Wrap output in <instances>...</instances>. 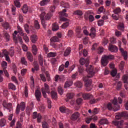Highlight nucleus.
I'll return each instance as SVG.
<instances>
[{
  "label": "nucleus",
  "instance_id": "50",
  "mask_svg": "<svg viewBox=\"0 0 128 128\" xmlns=\"http://www.w3.org/2000/svg\"><path fill=\"white\" fill-rule=\"evenodd\" d=\"M38 60H39V63L40 66H41L43 68L42 66H44V60H42V56L39 57Z\"/></svg>",
  "mask_w": 128,
  "mask_h": 128
},
{
  "label": "nucleus",
  "instance_id": "46",
  "mask_svg": "<svg viewBox=\"0 0 128 128\" xmlns=\"http://www.w3.org/2000/svg\"><path fill=\"white\" fill-rule=\"evenodd\" d=\"M0 126H6V120L2 118L0 120Z\"/></svg>",
  "mask_w": 128,
  "mask_h": 128
},
{
  "label": "nucleus",
  "instance_id": "32",
  "mask_svg": "<svg viewBox=\"0 0 128 128\" xmlns=\"http://www.w3.org/2000/svg\"><path fill=\"white\" fill-rule=\"evenodd\" d=\"M100 124H108V120L106 118H103L100 120Z\"/></svg>",
  "mask_w": 128,
  "mask_h": 128
},
{
  "label": "nucleus",
  "instance_id": "62",
  "mask_svg": "<svg viewBox=\"0 0 128 128\" xmlns=\"http://www.w3.org/2000/svg\"><path fill=\"white\" fill-rule=\"evenodd\" d=\"M3 26L6 28V30H8V28H10V24L8 22H5L4 24H3Z\"/></svg>",
  "mask_w": 128,
  "mask_h": 128
},
{
  "label": "nucleus",
  "instance_id": "30",
  "mask_svg": "<svg viewBox=\"0 0 128 128\" xmlns=\"http://www.w3.org/2000/svg\"><path fill=\"white\" fill-rule=\"evenodd\" d=\"M120 14H116V13H114L112 14V18H114V20H120Z\"/></svg>",
  "mask_w": 128,
  "mask_h": 128
},
{
  "label": "nucleus",
  "instance_id": "64",
  "mask_svg": "<svg viewBox=\"0 0 128 128\" xmlns=\"http://www.w3.org/2000/svg\"><path fill=\"white\" fill-rule=\"evenodd\" d=\"M64 70V65L62 64L60 66L58 70H59V72H62V70Z\"/></svg>",
  "mask_w": 128,
  "mask_h": 128
},
{
  "label": "nucleus",
  "instance_id": "21",
  "mask_svg": "<svg viewBox=\"0 0 128 128\" xmlns=\"http://www.w3.org/2000/svg\"><path fill=\"white\" fill-rule=\"evenodd\" d=\"M26 56L30 62H32L34 60V57L32 56V54L30 52H28L26 54Z\"/></svg>",
  "mask_w": 128,
  "mask_h": 128
},
{
  "label": "nucleus",
  "instance_id": "28",
  "mask_svg": "<svg viewBox=\"0 0 128 128\" xmlns=\"http://www.w3.org/2000/svg\"><path fill=\"white\" fill-rule=\"evenodd\" d=\"M58 30V25L56 23H54L52 25V30L53 32H56Z\"/></svg>",
  "mask_w": 128,
  "mask_h": 128
},
{
  "label": "nucleus",
  "instance_id": "59",
  "mask_svg": "<svg viewBox=\"0 0 128 128\" xmlns=\"http://www.w3.org/2000/svg\"><path fill=\"white\" fill-rule=\"evenodd\" d=\"M42 24L44 28H46V24H48V23L44 21V20H42Z\"/></svg>",
  "mask_w": 128,
  "mask_h": 128
},
{
  "label": "nucleus",
  "instance_id": "61",
  "mask_svg": "<svg viewBox=\"0 0 128 128\" xmlns=\"http://www.w3.org/2000/svg\"><path fill=\"white\" fill-rule=\"evenodd\" d=\"M104 20H100L98 21V26H104Z\"/></svg>",
  "mask_w": 128,
  "mask_h": 128
},
{
  "label": "nucleus",
  "instance_id": "3",
  "mask_svg": "<svg viewBox=\"0 0 128 128\" xmlns=\"http://www.w3.org/2000/svg\"><path fill=\"white\" fill-rule=\"evenodd\" d=\"M54 10H56V6H52L50 8V12H49L46 14V12H42V14L40 15V18H41L42 20H44H44H50V18L52 16V12H54Z\"/></svg>",
  "mask_w": 128,
  "mask_h": 128
},
{
  "label": "nucleus",
  "instance_id": "60",
  "mask_svg": "<svg viewBox=\"0 0 128 128\" xmlns=\"http://www.w3.org/2000/svg\"><path fill=\"white\" fill-rule=\"evenodd\" d=\"M23 39L25 40L26 42H30V38L27 36H24Z\"/></svg>",
  "mask_w": 128,
  "mask_h": 128
},
{
  "label": "nucleus",
  "instance_id": "52",
  "mask_svg": "<svg viewBox=\"0 0 128 128\" xmlns=\"http://www.w3.org/2000/svg\"><path fill=\"white\" fill-rule=\"evenodd\" d=\"M18 32L20 34V36H24V32H22V29L20 26H17Z\"/></svg>",
  "mask_w": 128,
  "mask_h": 128
},
{
  "label": "nucleus",
  "instance_id": "53",
  "mask_svg": "<svg viewBox=\"0 0 128 128\" xmlns=\"http://www.w3.org/2000/svg\"><path fill=\"white\" fill-rule=\"evenodd\" d=\"M115 34L116 36L120 38V36H122V32L116 30H115Z\"/></svg>",
  "mask_w": 128,
  "mask_h": 128
},
{
  "label": "nucleus",
  "instance_id": "14",
  "mask_svg": "<svg viewBox=\"0 0 128 128\" xmlns=\"http://www.w3.org/2000/svg\"><path fill=\"white\" fill-rule=\"evenodd\" d=\"M38 36L36 34H32L30 37V40L32 44H36L38 42Z\"/></svg>",
  "mask_w": 128,
  "mask_h": 128
},
{
  "label": "nucleus",
  "instance_id": "33",
  "mask_svg": "<svg viewBox=\"0 0 128 128\" xmlns=\"http://www.w3.org/2000/svg\"><path fill=\"white\" fill-rule=\"evenodd\" d=\"M47 56L48 58H54V56H56V52H50L48 54Z\"/></svg>",
  "mask_w": 128,
  "mask_h": 128
},
{
  "label": "nucleus",
  "instance_id": "8",
  "mask_svg": "<svg viewBox=\"0 0 128 128\" xmlns=\"http://www.w3.org/2000/svg\"><path fill=\"white\" fill-rule=\"evenodd\" d=\"M128 114L126 111L119 113L116 116V120H120L124 116H128Z\"/></svg>",
  "mask_w": 128,
  "mask_h": 128
},
{
  "label": "nucleus",
  "instance_id": "1",
  "mask_svg": "<svg viewBox=\"0 0 128 128\" xmlns=\"http://www.w3.org/2000/svg\"><path fill=\"white\" fill-rule=\"evenodd\" d=\"M88 58L84 59V58H81L80 60V64H81V66H85L86 67V70L88 73V76H84L83 78L84 82H86L85 86L87 88L92 84V80L90 79V78H92V76H94V67H92V65L88 66Z\"/></svg>",
  "mask_w": 128,
  "mask_h": 128
},
{
  "label": "nucleus",
  "instance_id": "7",
  "mask_svg": "<svg viewBox=\"0 0 128 128\" xmlns=\"http://www.w3.org/2000/svg\"><path fill=\"white\" fill-rule=\"evenodd\" d=\"M2 106L4 108H7V110H8V111L10 112H12V104L10 103L7 104L6 102V100H4L2 103Z\"/></svg>",
  "mask_w": 128,
  "mask_h": 128
},
{
  "label": "nucleus",
  "instance_id": "19",
  "mask_svg": "<svg viewBox=\"0 0 128 128\" xmlns=\"http://www.w3.org/2000/svg\"><path fill=\"white\" fill-rule=\"evenodd\" d=\"M96 28L92 27L90 28V33L89 34L90 36L92 38H94L96 36Z\"/></svg>",
  "mask_w": 128,
  "mask_h": 128
},
{
  "label": "nucleus",
  "instance_id": "24",
  "mask_svg": "<svg viewBox=\"0 0 128 128\" xmlns=\"http://www.w3.org/2000/svg\"><path fill=\"white\" fill-rule=\"evenodd\" d=\"M32 52L34 56H36L38 52V48H36V46L33 44L32 46Z\"/></svg>",
  "mask_w": 128,
  "mask_h": 128
},
{
  "label": "nucleus",
  "instance_id": "26",
  "mask_svg": "<svg viewBox=\"0 0 128 128\" xmlns=\"http://www.w3.org/2000/svg\"><path fill=\"white\" fill-rule=\"evenodd\" d=\"M50 0H42L40 2V6H46L48 2H50Z\"/></svg>",
  "mask_w": 128,
  "mask_h": 128
},
{
  "label": "nucleus",
  "instance_id": "57",
  "mask_svg": "<svg viewBox=\"0 0 128 128\" xmlns=\"http://www.w3.org/2000/svg\"><path fill=\"white\" fill-rule=\"evenodd\" d=\"M120 88H122V82H118L117 84L116 90H120Z\"/></svg>",
  "mask_w": 128,
  "mask_h": 128
},
{
  "label": "nucleus",
  "instance_id": "9",
  "mask_svg": "<svg viewBox=\"0 0 128 128\" xmlns=\"http://www.w3.org/2000/svg\"><path fill=\"white\" fill-rule=\"evenodd\" d=\"M35 96L38 102H40V98H42V92L40 90H36L35 91Z\"/></svg>",
  "mask_w": 128,
  "mask_h": 128
},
{
  "label": "nucleus",
  "instance_id": "17",
  "mask_svg": "<svg viewBox=\"0 0 128 128\" xmlns=\"http://www.w3.org/2000/svg\"><path fill=\"white\" fill-rule=\"evenodd\" d=\"M72 52V49L70 48H68L64 52V56H68Z\"/></svg>",
  "mask_w": 128,
  "mask_h": 128
},
{
  "label": "nucleus",
  "instance_id": "55",
  "mask_svg": "<svg viewBox=\"0 0 128 128\" xmlns=\"http://www.w3.org/2000/svg\"><path fill=\"white\" fill-rule=\"evenodd\" d=\"M47 102L48 104V108H52V101L50 100V98H47Z\"/></svg>",
  "mask_w": 128,
  "mask_h": 128
},
{
  "label": "nucleus",
  "instance_id": "20",
  "mask_svg": "<svg viewBox=\"0 0 128 128\" xmlns=\"http://www.w3.org/2000/svg\"><path fill=\"white\" fill-rule=\"evenodd\" d=\"M71 86H72V81L68 80L65 82L64 88H70Z\"/></svg>",
  "mask_w": 128,
  "mask_h": 128
},
{
  "label": "nucleus",
  "instance_id": "2",
  "mask_svg": "<svg viewBox=\"0 0 128 128\" xmlns=\"http://www.w3.org/2000/svg\"><path fill=\"white\" fill-rule=\"evenodd\" d=\"M112 104L110 102L108 104L106 108L109 110H114V112L118 110L120 106L118 104V99H116V98H114V100H112ZM112 104H114V106H112Z\"/></svg>",
  "mask_w": 128,
  "mask_h": 128
},
{
  "label": "nucleus",
  "instance_id": "5",
  "mask_svg": "<svg viewBox=\"0 0 128 128\" xmlns=\"http://www.w3.org/2000/svg\"><path fill=\"white\" fill-rule=\"evenodd\" d=\"M26 109V103L24 102H22L20 104H18L16 108V114H18L20 112V110L22 112H24Z\"/></svg>",
  "mask_w": 128,
  "mask_h": 128
},
{
  "label": "nucleus",
  "instance_id": "36",
  "mask_svg": "<svg viewBox=\"0 0 128 128\" xmlns=\"http://www.w3.org/2000/svg\"><path fill=\"white\" fill-rule=\"evenodd\" d=\"M120 12H122V10L119 7L116 8L114 10V14H120Z\"/></svg>",
  "mask_w": 128,
  "mask_h": 128
},
{
  "label": "nucleus",
  "instance_id": "45",
  "mask_svg": "<svg viewBox=\"0 0 128 128\" xmlns=\"http://www.w3.org/2000/svg\"><path fill=\"white\" fill-rule=\"evenodd\" d=\"M42 128H50L48 126V123L46 122H42Z\"/></svg>",
  "mask_w": 128,
  "mask_h": 128
},
{
  "label": "nucleus",
  "instance_id": "54",
  "mask_svg": "<svg viewBox=\"0 0 128 128\" xmlns=\"http://www.w3.org/2000/svg\"><path fill=\"white\" fill-rule=\"evenodd\" d=\"M62 4L63 5V7L65 8H70V4L68 3H64V2H62Z\"/></svg>",
  "mask_w": 128,
  "mask_h": 128
},
{
  "label": "nucleus",
  "instance_id": "11",
  "mask_svg": "<svg viewBox=\"0 0 128 128\" xmlns=\"http://www.w3.org/2000/svg\"><path fill=\"white\" fill-rule=\"evenodd\" d=\"M120 50L122 52V54L124 56V60H128V52L126 51H124V48H120Z\"/></svg>",
  "mask_w": 128,
  "mask_h": 128
},
{
  "label": "nucleus",
  "instance_id": "22",
  "mask_svg": "<svg viewBox=\"0 0 128 128\" xmlns=\"http://www.w3.org/2000/svg\"><path fill=\"white\" fill-rule=\"evenodd\" d=\"M51 96L54 100H56L58 98V93L56 91L52 90L51 92Z\"/></svg>",
  "mask_w": 128,
  "mask_h": 128
},
{
  "label": "nucleus",
  "instance_id": "51",
  "mask_svg": "<svg viewBox=\"0 0 128 128\" xmlns=\"http://www.w3.org/2000/svg\"><path fill=\"white\" fill-rule=\"evenodd\" d=\"M82 98H78L76 100V102L77 104H82Z\"/></svg>",
  "mask_w": 128,
  "mask_h": 128
},
{
  "label": "nucleus",
  "instance_id": "44",
  "mask_svg": "<svg viewBox=\"0 0 128 128\" xmlns=\"http://www.w3.org/2000/svg\"><path fill=\"white\" fill-rule=\"evenodd\" d=\"M40 80L44 82H46V76H44V74H40Z\"/></svg>",
  "mask_w": 128,
  "mask_h": 128
},
{
  "label": "nucleus",
  "instance_id": "6",
  "mask_svg": "<svg viewBox=\"0 0 128 128\" xmlns=\"http://www.w3.org/2000/svg\"><path fill=\"white\" fill-rule=\"evenodd\" d=\"M42 96L44 98H46L48 96L47 94H50V86L46 84H44V87L42 88Z\"/></svg>",
  "mask_w": 128,
  "mask_h": 128
},
{
  "label": "nucleus",
  "instance_id": "25",
  "mask_svg": "<svg viewBox=\"0 0 128 128\" xmlns=\"http://www.w3.org/2000/svg\"><path fill=\"white\" fill-rule=\"evenodd\" d=\"M66 9L63 10L62 12H59L60 16H66V18L68 17V14L66 13Z\"/></svg>",
  "mask_w": 128,
  "mask_h": 128
},
{
  "label": "nucleus",
  "instance_id": "18",
  "mask_svg": "<svg viewBox=\"0 0 128 128\" xmlns=\"http://www.w3.org/2000/svg\"><path fill=\"white\" fill-rule=\"evenodd\" d=\"M3 34L4 38H5L6 42H9L10 40V34L4 31Z\"/></svg>",
  "mask_w": 128,
  "mask_h": 128
},
{
  "label": "nucleus",
  "instance_id": "12",
  "mask_svg": "<svg viewBox=\"0 0 128 128\" xmlns=\"http://www.w3.org/2000/svg\"><path fill=\"white\" fill-rule=\"evenodd\" d=\"M82 96L84 100H90L93 98L92 94L88 93L83 94Z\"/></svg>",
  "mask_w": 128,
  "mask_h": 128
},
{
  "label": "nucleus",
  "instance_id": "37",
  "mask_svg": "<svg viewBox=\"0 0 128 128\" xmlns=\"http://www.w3.org/2000/svg\"><path fill=\"white\" fill-rule=\"evenodd\" d=\"M118 28L120 30H124V23H120L118 26Z\"/></svg>",
  "mask_w": 128,
  "mask_h": 128
},
{
  "label": "nucleus",
  "instance_id": "47",
  "mask_svg": "<svg viewBox=\"0 0 128 128\" xmlns=\"http://www.w3.org/2000/svg\"><path fill=\"white\" fill-rule=\"evenodd\" d=\"M24 93L26 98H28V87L26 86H25Z\"/></svg>",
  "mask_w": 128,
  "mask_h": 128
},
{
  "label": "nucleus",
  "instance_id": "31",
  "mask_svg": "<svg viewBox=\"0 0 128 128\" xmlns=\"http://www.w3.org/2000/svg\"><path fill=\"white\" fill-rule=\"evenodd\" d=\"M34 26L36 30H40V26L38 24V22L36 20L34 22Z\"/></svg>",
  "mask_w": 128,
  "mask_h": 128
},
{
  "label": "nucleus",
  "instance_id": "13",
  "mask_svg": "<svg viewBox=\"0 0 128 128\" xmlns=\"http://www.w3.org/2000/svg\"><path fill=\"white\" fill-rule=\"evenodd\" d=\"M60 110L61 112L65 114H68L70 112V109L64 106H62L60 108Z\"/></svg>",
  "mask_w": 128,
  "mask_h": 128
},
{
  "label": "nucleus",
  "instance_id": "63",
  "mask_svg": "<svg viewBox=\"0 0 128 128\" xmlns=\"http://www.w3.org/2000/svg\"><path fill=\"white\" fill-rule=\"evenodd\" d=\"M2 52L4 56H8V54H10L9 52L6 50H4Z\"/></svg>",
  "mask_w": 128,
  "mask_h": 128
},
{
  "label": "nucleus",
  "instance_id": "34",
  "mask_svg": "<svg viewBox=\"0 0 128 128\" xmlns=\"http://www.w3.org/2000/svg\"><path fill=\"white\" fill-rule=\"evenodd\" d=\"M21 64L24 66H28V61L24 57H22L21 58Z\"/></svg>",
  "mask_w": 128,
  "mask_h": 128
},
{
  "label": "nucleus",
  "instance_id": "49",
  "mask_svg": "<svg viewBox=\"0 0 128 128\" xmlns=\"http://www.w3.org/2000/svg\"><path fill=\"white\" fill-rule=\"evenodd\" d=\"M119 68L120 70H124V62L122 61L119 66Z\"/></svg>",
  "mask_w": 128,
  "mask_h": 128
},
{
  "label": "nucleus",
  "instance_id": "40",
  "mask_svg": "<svg viewBox=\"0 0 128 128\" xmlns=\"http://www.w3.org/2000/svg\"><path fill=\"white\" fill-rule=\"evenodd\" d=\"M2 66L3 70H6V68H8V63L5 61H3L2 64Z\"/></svg>",
  "mask_w": 128,
  "mask_h": 128
},
{
  "label": "nucleus",
  "instance_id": "10",
  "mask_svg": "<svg viewBox=\"0 0 128 128\" xmlns=\"http://www.w3.org/2000/svg\"><path fill=\"white\" fill-rule=\"evenodd\" d=\"M108 50L111 52H118V47L114 45L111 44L109 46Z\"/></svg>",
  "mask_w": 128,
  "mask_h": 128
},
{
  "label": "nucleus",
  "instance_id": "35",
  "mask_svg": "<svg viewBox=\"0 0 128 128\" xmlns=\"http://www.w3.org/2000/svg\"><path fill=\"white\" fill-rule=\"evenodd\" d=\"M74 85L76 86V88H82V83L80 81H77L74 84Z\"/></svg>",
  "mask_w": 128,
  "mask_h": 128
},
{
  "label": "nucleus",
  "instance_id": "39",
  "mask_svg": "<svg viewBox=\"0 0 128 128\" xmlns=\"http://www.w3.org/2000/svg\"><path fill=\"white\" fill-rule=\"evenodd\" d=\"M24 30H25L27 34H30V30H29L30 26H28V24H25L24 25Z\"/></svg>",
  "mask_w": 128,
  "mask_h": 128
},
{
  "label": "nucleus",
  "instance_id": "27",
  "mask_svg": "<svg viewBox=\"0 0 128 128\" xmlns=\"http://www.w3.org/2000/svg\"><path fill=\"white\" fill-rule=\"evenodd\" d=\"M90 100V104H96V102H98V100H100V98H98L97 99H95V98H94V97H92V98Z\"/></svg>",
  "mask_w": 128,
  "mask_h": 128
},
{
  "label": "nucleus",
  "instance_id": "4",
  "mask_svg": "<svg viewBox=\"0 0 128 128\" xmlns=\"http://www.w3.org/2000/svg\"><path fill=\"white\" fill-rule=\"evenodd\" d=\"M114 55L110 54L108 56L104 55L102 56L101 60V64L103 66H106L108 64L109 60H114Z\"/></svg>",
  "mask_w": 128,
  "mask_h": 128
},
{
  "label": "nucleus",
  "instance_id": "38",
  "mask_svg": "<svg viewBox=\"0 0 128 128\" xmlns=\"http://www.w3.org/2000/svg\"><path fill=\"white\" fill-rule=\"evenodd\" d=\"M8 88L12 90H16V86L12 84V83H10L8 84Z\"/></svg>",
  "mask_w": 128,
  "mask_h": 128
},
{
  "label": "nucleus",
  "instance_id": "42",
  "mask_svg": "<svg viewBox=\"0 0 128 128\" xmlns=\"http://www.w3.org/2000/svg\"><path fill=\"white\" fill-rule=\"evenodd\" d=\"M116 74H118V70H113L110 72V74L113 78L116 76Z\"/></svg>",
  "mask_w": 128,
  "mask_h": 128
},
{
  "label": "nucleus",
  "instance_id": "56",
  "mask_svg": "<svg viewBox=\"0 0 128 128\" xmlns=\"http://www.w3.org/2000/svg\"><path fill=\"white\" fill-rule=\"evenodd\" d=\"M70 24L68 23V22H66L64 23L62 26V28H68V26H69Z\"/></svg>",
  "mask_w": 128,
  "mask_h": 128
},
{
  "label": "nucleus",
  "instance_id": "48",
  "mask_svg": "<svg viewBox=\"0 0 128 128\" xmlns=\"http://www.w3.org/2000/svg\"><path fill=\"white\" fill-rule=\"evenodd\" d=\"M58 94H60V96H62V94H64V89H62V87L58 86Z\"/></svg>",
  "mask_w": 128,
  "mask_h": 128
},
{
  "label": "nucleus",
  "instance_id": "41",
  "mask_svg": "<svg viewBox=\"0 0 128 128\" xmlns=\"http://www.w3.org/2000/svg\"><path fill=\"white\" fill-rule=\"evenodd\" d=\"M74 14H76L77 16H82V12L80 10H77L74 11Z\"/></svg>",
  "mask_w": 128,
  "mask_h": 128
},
{
  "label": "nucleus",
  "instance_id": "15",
  "mask_svg": "<svg viewBox=\"0 0 128 128\" xmlns=\"http://www.w3.org/2000/svg\"><path fill=\"white\" fill-rule=\"evenodd\" d=\"M13 40L15 44H18V40L20 43L22 42V37L18 36L16 38V36H14V35H13Z\"/></svg>",
  "mask_w": 128,
  "mask_h": 128
},
{
  "label": "nucleus",
  "instance_id": "29",
  "mask_svg": "<svg viewBox=\"0 0 128 128\" xmlns=\"http://www.w3.org/2000/svg\"><path fill=\"white\" fill-rule=\"evenodd\" d=\"M24 14H26L28 12V5L24 4L23 8H22Z\"/></svg>",
  "mask_w": 128,
  "mask_h": 128
},
{
  "label": "nucleus",
  "instance_id": "23",
  "mask_svg": "<svg viewBox=\"0 0 128 128\" xmlns=\"http://www.w3.org/2000/svg\"><path fill=\"white\" fill-rule=\"evenodd\" d=\"M50 40L51 42H58L60 39L58 36H54L50 38Z\"/></svg>",
  "mask_w": 128,
  "mask_h": 128
},
{
  "label": "nucleus",
  "instance_id": "16",
  "mask_svg": "<svg viewBox=\"0 0 128 128\" xmlns=\"http://www.w3.org/2000/svg\"><path fill=\"white\" fill-rule=\"evenodd\" d=\"M80 118V113L78 112H76L72 116V120H78Z\"/></svg>",
  "mask_w": 128,
  "mask_h": 128
},
{
  "label": "nucleus",
  "instance_id": "58",
  "mask_svg": "<svg viewBox=\"0 0 128 128\" xmlns=\"http://www.w3.org/2000/svg\"><path fill=\"white\" fill-rule=\"evenodd\" d=\"M88 20L90 22H92L94 20V17L92 15H90L88 16Z\"/></svg>",
  "mask_w": 128,
  "mask_h": 128
},
{
  "label": "nucleus",
  "instance_id": "43",
  "mask_svg": "<svg viewBox=\"0 0 128 128\" xmlns=\"http://www.w3.org/2000/svg\"><path fill=\"white\" fill-rule=\"evenodd\" d=\"M74 94L73 93H68L66 94V98L68 100H71V98H74Z\"/></svg>",
  "mask_w": 128,
  "mask_h": 128
}]
</instances>
